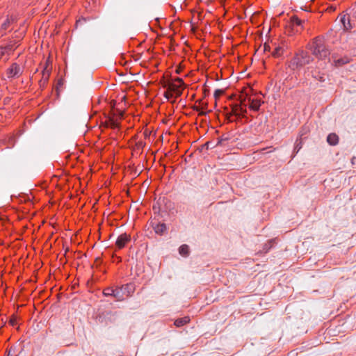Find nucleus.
Returning <instances> with one entry per match:
<instances>
[{"mask_svg": "<svg viewBox=\"0 0 356 356\" xmlns=\"http://www.w3.org/2000/svg\"><path fill=\"white\" fill-rule=\"evenodd\" d=\"M114 289L112 287H106L103 290V296L105 297H112L114 293Z\"/></svg>", "mask_w": 356, "mask_h": 356, "instance_id": "nucleus-20", "label": "nucleus"}, {"mask_svg": "<svg viewBox=\"0 0 356 356\" xmlns=\"http://www.w3.org/2000/svg\"><path fill=\"white\" fill-rule=\"evenodd\" d=\"M164 96L167 99H170L172 97V93L168 90V91L165 92Z\"/></svg>", "mask_w": 356, "mask_h": 356, "instance_id": "nucleus-27", "label": "nucleus"}, {"mask_svg": "<svg viewBox=\"0 0 356 356\" xmlns=\"http://www.w3.org/2000/svg\"><path fill=\"white\" fill-rule=\"evenodd\" d=\"M179 253L184 257H187L190 254L189 246L186 244H183L179 248Z\"/></svg>", "mask_w": 356, "mask_h": 356, "instance_id": "nucleus-14", "label": "nucleus"}, {"mask_svg": "<svg viewBox=\"0 0 356 356\" xmlns=\"http://www.w3.org/2000/svg\"><path fill=\"white\" fill-rule=\"evenodd\" d=\"M190 321V318L188 316H185L183 318H178L175 320L174 324L176 327H180Z\"/></svg>", "mask_w": 356, "mask_h": 356, "instance_id": "nucleus-16", "label": "nucleus"}, {"mask_svg": "<svg viewBox=\"0 0 356 356\" xmlns=\"http://www.w3.org/2000/svg\"><path fill=\"white\" fill-rule=\"evenodd\" d=\"M49 60H47L46 61L45 65L43 67V69L42 71V78L39 81L40 88H44L46 86V85L49 81V76L51 74V69L49 68Z\"/></svg>", "mask_w": 356, "mask_h": 356, "instance_id": "nucleus-5", "label": "nucleus"}, {"mask_svg": "<svg viewBox=\"0 0 356 356\" xmlns=\"http://www.w3.org/2000/svg\"><path fill=\"white\" fill-rule=\"evenodd\" d=\"M311 49L312 54L320 59H325L330 54L325 44L324 38L321 36H318L313 40Z\"/></svg>", "mask_w": 356, "mask_h": 356, "instance_id": "nucleus-1", "label": "nucleus"}, {"mask_svg": "<svg viewBox=\"0 0 356 356\" xmlns=\"http://www.w3.org/2000/svg\"><path fill=\"white\" fill-rule=\"evenodd\" d=\"M283 53H284V48L282 47H277L275 48V49L272 52V55L274 57L279 58L283 54Z\"/></svg>", "mask_w": 356, "mask_h": 356, "instance_id": "nucleus-18", "label": "nucleus"}, {"mask_svg": "<svg viewBox=\"0 0 356 356\" xmlns=\"http://www.w3.org/2000/svg\"><path fill=\"white\" fill-rule=\"evenodd\" d=\"M273 241H269L268 243H265L263 246L262 252L266 254L267 253L270 249L273 247Z\"/></svg>", "mask_w": 356, "mask_h": 356, "instance_id": "nucleus-21", "label": "nucleus"}, {"mask_svg": "<svg viewBox=\"0 0 356 356\" xmlns=\"http://www.w3.org/2000/svg\"><path fill=\"white\" fill-rule=\"evenodd\" d=\"M22 74L20 66L17 63H13L6 70V76L8 79L19 77Z\"/></svg>", "mask_w": 356, "mask_h": 356, "instance_id": "nucleus-6", "label": "nucleus"}, {"mask_svg": "<svg viewBox=\"0 0 356 356\" xmlns=\"http://www.w3.org/2000/svg\"><path fill=\"white\" fill-rule=\"evenodd\" d=\"M224 93V90L222 89H216L214 91L213 96L216 99H218L222 94Z\"/></svg>", "mask_w": 356, "mask_h": 356, "instance_id": "nucleus-25", "label": "nucleus"}, {"mask_svg": "<svg viewBox=\"0 0 356 356\" xmlns=\"http://www.w3.org/2000/svg\"><path fill=\"white\" fill-rule=\"evenodd\" d=\"M246 113V109L241 107L238 104L234 105L232 108L231 113L229 114V116L234 115L238 118L243 117L245 113ZM229 118V117H228Z\"/></svg>", "mask_w": 356, "mask_h": 356, "instance_id": "nucleus-8", "label": "nucleus"}, {"mask_svg": "<svg viewBox=\"0 0 356 356\" xmlns=\"http://www.w3.org/2000/svg\"><path fill=\"white\" fill-rule=\"evenodd\" d=\"M153 228L157 234L162 235L166 230V225L165 223H159L154 225Z\"/></svg>", "mask_w": 356, "mask_h": 356, "instance_id": "nucleus-15", "label": "nucleus"}, {"mask_svg": "<svg viewBox=\"0 0 356 356\" xmlns=\"http://www.w3.org/2000/svg\"><path fill=\"white\" fill-rule=\"evenodd\" d=\"M312 60V57L308 52L301 50L296 53L294 57L291 60L289 67L295 70L310 63Z\"/></svg>", "mask_w": 356, "mask_h": 356, "instance_id": "nucleus-2", "label": "nucleus"}, {"mask_svg": "<svg viewBox=\"0 0 356 356\" xmlns=\"http://www.w3.org/2000/svg\"><path fill=\"white\" fill-rule=\"evenodd\" d=\"M261 106L260 100H252L250 105V108L254 111H258Z\"/></svg>", "mask_w": 356, "mask_h": 356, "instance_id": "nucleus-19", "label": "nucleus"}, {"mask_svg": "<svg viewBox=\"0 0 356 356\" xmlns=\"http://www.w3.org/2000/svg\"><path fill=\"white\" fill-rule=\"evenodd\" d=\"M200 115H206V112H204V111H201V112L200 113Z\"/></svg>", "mask_w": 356, "mask_h": 356, "instance_id": "nucleus-31", "label": "nucleus"}, {"mask_svg": "<svg viewBox=\"0 0 356 356\" xmlns=\"http://www.w3.org/2000/svg\"><path fill=\"white\" fill-rule=\"evenodd\" d=\"M144 136L146 138H148L150 136V131H149L148 130H145L144 131Z\"/></svg>", "mask_w": 356, "mask_h": 356, "instance_id": "nucleus-29", "label": "nucleus"}, {"mask_svg": "<svg viewBox=\"0 0 356 356\" xmlns=\"http://www.w3.org/2000/svg\"><path fill=\"white\" fill-rule=\"evenodd\" d=\"M305 22V19H301L297 15L291 16L289 19V25L291 26L292 29H295L296 32L304 29Z\"/></svg>", "mask_w": 356, "mask_h": 356, "instance_id": "nucleus-4", "label": "nucleus"}, {"mask_svg": "<svg viewBox=\"0 0 356 356\" xmlns=\"http://www.w3.org/2000/svg\"><path fill=\"white\" fill-rule=\"evenodd\" d=\"M270 47L268 44H264V51H270Z\"/></svg>", "mask_w": 356, "mask_h": 356, "instance_id": "nucleus-28", "label": "nucleus"}, {"mask_svg": "<svg viewBox=\"0 0 356 356\" xmlns=\"http://www.w3.org/2000/svg\"><path fill=\"white\" fill-rule=\"evenodd\" d=\"M131 240V236L127 233L120 234L115 242V245L118 249H122L125 247L126 244Z\"/></svg>", "mask_w": 356, "mask_h": 356, "instance_id": "nucleus-7", "label": "nucleus"}, {"mask_svg": "<svg viewBox=\"0 0 356 356\" xmlns=\"http://www.w3.org/2000/svg\"><path fill=\"white\" fill-rule=\"evenodd\" d=\"M146 145V143L143 140H138L136 143V147L138 149H143Z\"/></svg>", "mask_w": 356, "mask_h": 356, "instance_id": "nucleus-26", "label": "nucleus"}, {"mask_svg": "<svg viewBox=\"0 0 356 356\" xmlns=\"http://www.w3.org/2000/svg\"><path fill=\"white\" fill-rule=\"evenodd\" d=\"M119 112H120V115L121 116H122V113L121 111H119Z\"/></svg>", "mask_w": 356, "mask_h": 356, "instance_id": "nucleus-34", "label": "nucleus"}, {"mask_svg": "<svg viewBox=\"0 0 356 356\" xmlns=\"http://www.w3.org/2000/svg\"><path fill=\"white\" fill-rule=\"evenodd\" d=\"M175 82H177L179 84H176L174 82H169L166 87L168 90L172 93H175L177 96H181L182 94V90L181 88L184 85V82L182 79L177 77L175 79Z\"/></svg>", "mask_w": 356, "mask_h": 356, "instance_id": "nucleus-3", "label": "nucleus"}, {"mask_svg": "<svg viewBox=\"0 0 356 356\" xmlns=\"http://www.w3.org/2000/svg\"><path fill=\"white\" fill-rule=\"evenodd\" d=\"M340 21L345 31H350L351 29H353V25L350 22L349 15H343V17H341Z\"/></svg>", "mask_w": 356, "mask_h": 356, "instance_id": "nucleus-10", "label": "nucleus"}, {"mask_svg": "<svg viewBox=\"0 0 356 356\" xmlns=\"http://www.w3.org/2000/svg\"><path fill=\"white\" fill-rule=\"evenodd\" d=\"M229 139H230V137H229V134H223L218 138L217 145H224L225 142L228 141Z\"/></svg>", "mask_w": 356, "mask_h": 356, "instance_id": "nucleus-17", "label": "nucleus"}, {"mask_svg": "<svg viewBox=\"0 0 356 356\" xmlns=\"http://www.w3.org/2000/svg\"><path fill=\"white\" fill-rule=\"evenodd\" d=\"M15 320H10V323L12 325H14L15 324Z\"/></svg>", "mask_w": 356, "mask_h": 356, "instance_id": "nucleus-33", "label": "nucleus"}, {"mask_svg": "<svg viewBox=\"0 0 356 356\" xmlns=\"http://www.w3.org/2000/svg\"><path fill=\"white\" fill-rule=\"evenodd\" d=\"M124 296H131L135 291V286L132 283H129L120 286Z\"/></svg>", "mask_w": 356, "mask_h": 356, "instance_id": "nucleus-9", "label": "nucleus"}, {"mask_svg": "<svg viewBox=\"0 0 356 356\" xmlns=\"http://www.w3.org/2000/svg\"><path fill=\"white\" fill-rule=\"evenodd\" d=\"M153 209L154 210V211L156 212V209H157V207L156 205H154L153 206Z\"/></svg>", "mask_w": 356, "mask_h": 356, "instance_id": "nucleus-32", "label": "nucleus"}, {"mask_svg": "<svg viewBox=\"0 0 356 356\" xmlns=\"http://www.w3.org/2000/svg\"><path fill=\"white\" fill-rule=\"evenodd\" d=\"M112 297L115 298L116 301H122L124 299V296L122 291L120 287H118L114 289V293Z\"/></svg>", "mask_w": 356, "mask_h": 356, "instance_id": "nucleus-11", "label": "nucleus"}, {"mask_svg": "<svg viewBox=\"0 0 356 356\" xmlns=\"http://www.w3.org/2000/svg\"><path fill=\"white\" fill-rule=\"evenodd\" d=\"M327 142L330 145H336L339 143V137L336 134H330L327 137Z\"/></svg>", "mask_w": 356, "mask_h": 356, "instance_id": "nucleus-13", "label": "nucleus"}, {"mask_svg": "<svg viewBox=\"0 0 356 356\" xmlns=\"http://www.w3.org/2000/svg\"><path fill=\"white\" fill-rule=\"evenodd\" d=\"M10 23H11L10 19L9 18H7L4 21V22L1 24V29L6 30L9 27Z\"/></svg>", "mask_w": 356, "mask_h": 356, "instance_id": "nucleus-24", "label": "nucleus"}, {"mask_svg": "<svg viewBox=\"0 0 356 356\" xmlns=\"http://www.w3.org/2000/svg\"><path fill=\"white\" fill-rule=\"evenodd\" d=\"M332 59H333V65H334L335 67L342 66L349 62V59L346 57L337 59V58H334V56H332Z\"/></svg>", "mask_w": 356, "mask_h": 356, "instance_id": "nucleus-12", "label": "nucleus"}, {"mask_svg": "<svg viewBox=\"0 0 356 356\" xmlns=\"http://www.w3.org/2000/svg\"><path fill=\"white\" fill-rule=\"evenodd\" d=\"M108 123H109V126L113 129H115L119 127L118 122L116 120H114L113 118L109 120Z\"/></svg>", "mask_w": 356, "mask_h": 356, "instance_id": "nucleus-22", "label": "nucleus"}, {"mask_svg": "<svg viewBox=\"0 0 356 356\" xmlns=\"http://www.w3.org/2000/svg\"><path fill=\"white\" fill-rule=\"evenodd\" d=\"M13 351V348L11 347L8 350V355L7 356H10L11 355V352Z\"/></svg>", "mask_w": 356, "mask_h": 356, "instance_id": "nucleus-30", "label": "nucleus"}, {"mask_svg": "<svg viewBox=\"0 0 356 356\" xmlns=\"http://www.w3.org/2000/svg\"><path fill=\"white\" fill-rule=\"evenodd\" d=\"M302 148V142L300 140H296L295 147H294V152L295 154H297L299 150Z\"/></svg>", "mask_w": 356, "mask_h": 356, "instance_id": "nucleus-23", "label": "nucleus"}, {"mask_svg": "<svg viewBox=\"0 0 356 356\" xmlns=\"http://www.w3.org/2000/svg\"><path fill=\"white\" fill-rule=\"evenodd\" d=\"M119 356H123V355H119Z\"/></svg>", "mask_w": 356, "mask_h": 356, "instance_id": "nucleus-35", "label": "nucleus"}]
</instances>
